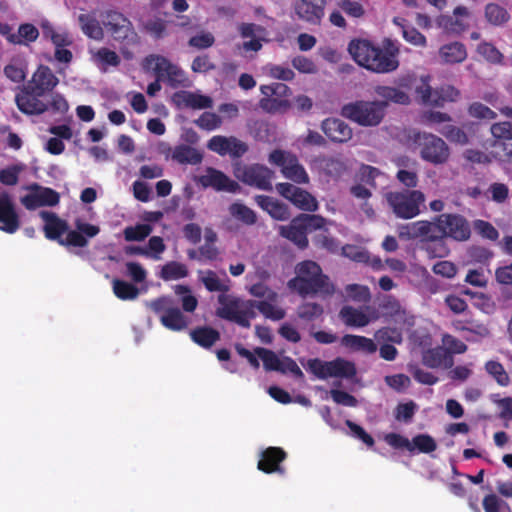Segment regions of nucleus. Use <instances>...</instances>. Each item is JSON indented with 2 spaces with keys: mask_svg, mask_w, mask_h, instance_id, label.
<instances>
[{
  "mask_svg": "<svg viewBox=\"0 0 512 512\" xmlns=\"http://www.w3.org/2000/svg\"><path fill=\"white\" fill-rule=\"evenodd\" d=\"M40 217L44 221L43 231L45 237L57 241L61 246L83 248L88 245V238L97 236L100 227L84 222L78 218L75 220V230H70L66 220L61 219L54 212L41 211Z\"/></svg>",
  "mask_w": 512,
  "mask_h": 512,
  "instance_id": "nucleus-1",
  "label": "nucleus"
},
{
  "mask_svg": "<svg viewBox=\"0 0 512 512\" xmlns=\"http://www.w3.org/2000/svg\"><path fill=\"white\" fill-rule=\"evenodd\" d=\"M399 237L404 240H419L421 248L430 258H444L450 249L443 240L439 215L433 221L418 220L399 227Z\"/></svg>",
  "mask_w": 512,
  "mask_h": 512,
  "instance_id": "nucleus-2",
  "label": "nucleus"
},
{
  "mask_svg": "<svg viewBox=\"0 0 512 512\" xmlns=\"http://www.w3.org/2000/svg\"><path fill=\"white\" fill-rule=\"evenodd\" d=\"M348 51L360 66L375 73H390L399 67L396 47L382 49L368 40L355 39L349 43Z\"/></svg>",
  "mask_w": 512,
  "mask_h": 512,
  "instance_id": "nucleus-3",
  "label": "nucleus"
},
{
  "mask_svg": "<svg viewBox=\"0 0 512 512\" xmlns=\"http://www.w3.org/2000/svg\"><path fill=\"white\" fill-rule=\"evenodd\" d=\"M296 276L288 281V287L301 297L308 295L331 296L335 287L322 268L312 260H305L295 267Z\"/></svg>",
  "mask_w": 512,
  "mask_h": 512,
  "instance_id": "nucleus-4",
  "label": "nucleus"
},
{
  "mask_svg": "<svg viewBox=\"0 0 512 512\" xmlns=\"http://www.w3.org/2000/svg\"><path fill=\"white\" fill-rule=\"evenodd\" d=\"M385 109L386 102L358 100L343 105L340 113L360 126L372 127L381 123Z\"/></svg>",
  "mask_w": 512,
  "mask_h": 512,
  "instance_id": "nucleus-5",
  "label": "nucleus"
},
{
  "mask_svg": "<svg viewBox=\"0 0 512 512\" xmlns=\"http://www.w3.org/2000/svg\"><path fill=\"white\" fill-rule=\"evenodd\" d=\"M410 139L419 149L422 160L433 165L445 164L450 158V148L447 143L435 134L414 132Z\"/></svg>",
  "mask_w": 512,
  "mask_h": 512,
  "instance_id": "nucleus-6",
  "label": "nucleus"
},
{
  "mask_svg": "<svg viewBox=\"0 0 512 512\" xmlns=\"http://www.w3.org/2000/svg\"><path fill=\"white\" fill-rule=\"evenodd\" d=\"M218 302L221 305L216 310L218 317L234 322L244 328L250 327V320L256 316L255 311L252 310L251 300L244 301L221 294L218 296Z\"/></svg>",
  "mask_w": 512,
  "mask_h": 512,
  "instance_id": "nucleus-7",
  "label": "nucleus"
},
{
  "mask_svg": "<svg viewBox=\"0 0 512 512\" xmlns=\"http://www.w3.org/2000/svg\"><path fill=\"white\" fill-rule=\"evenodd\" d=\"M386 200L398 218L412 219L420 214L425 195L419 190L392 191L386 194Z\"/></svg>",
  "mask_w": 512,
  "mask_h": 512,
  "instance_id": "nucleus-8",
  "label": "nucleus"
},
{
  "mask_svg": "<svg viewBox=\"0 0 512 512\" xmlns=\"http://www.w3.org/2000/svg\"><path fill=\"white\" fill-rule=\"evenodd\" d=\"M152 311L159 315L160 323L171 331H182L188 327L189 319L170 296H161L150 303Z\"/></svg>",
  "mask_w": 512,
  "mask_h": 512,
  "instance_id": "nucleus-9",
  "label": "nucleus"
},
{
  "mask_svg": "<svg viewBox=\"0 0 512 512\" xmlns=\"http://www.w3.org/2000/svg\"><path fill=\"white\" fill-rule=\"evenodd\" d=\"M271 165L280 168L282 175L296 184H308L309 175L298 157L290 151L274 149L268 156Z\"/></svg>",
  "mask_w": 512,
  "mask_h": 512,
  "instance_id": "nucleus-10",
  "label": "nucleus"
},
{
  "mask_svg": "<svg viewBox=\"0 0 512 512\" xmlns=\"http://www.w3.org/2000/svg\"><path fill=\"white\" fill-rule=\"evenodd\" d=\"M306 368L319 379L352 378L356 375L354 363L340 357L332 361H323L319 358L309 359Z\"/></svg>",
  "mask_w": 512,
  "mask_h": 512,
  "instance_id": "nucleus-11",
  "label": "nucleus"
},
{
  "mask_svg": "<svg viewBox=\"0 0 512 512\" xmlns=\"http://www.w3.org/2000/svg\"><path fill=\"white\" fill-rule=\"evenodd\" d=\"M103 25L114 40L134 44L138 42L132 22L121 12L107 10L102 14Z\"/></svg>",
  "mask_w": 512,
  "mask_h": 512,
  "instance_id": "nucleus-12",
  "label": "nucleus"
},
{
  "mask_svg": "<svg viewBox=\"0 0 512 512\" xmlns=\"http://www.w3.org/2000/svg\"><path fill=\"white\" fill-rule=\"evenodd\" d=\"M260 91L264 96L260 100V107L269 112H285L291 107L289 97L291 89L284 83L275 82L269 85H261Z\"/></svg>",
  "mask_w": 512,
  "mask_h": 512,
  "instance_id": "nucleus-13",
  "label": "nucleus"
},
{
  "mask_svg": "<svg viewBox=\"0 0 512 512\" xmlns=\"http://www.w3.org/2000/svg\"><path fill=\"white\" fill-rule=\"evenodd\" d=\"M441 220L443 240L450 238L457 242L467 241L471 236V227L468 220L458 213H443Z\"/></svg>",
  "mask_w": 512,
  "mask_h": 512,
  "instance_id": "nucleus-14",
  "label": "nucleus"
},
{
  "mask_svg": "<svg viewBox=\"0 0 512 512\" xmlns=\"http://www.w3.org/2000/svg\"><path fill=\"white\" fill-rule=\"evenodd\" d=\"M326 5L327 0H294L292 10L297 20L319 26L325 17Z\"/></svg>",
  "mask_w": 512,
  "mask_h": 512,
  "instance_id": "nucleus-15",
  "label": "nucleus"
},
{
  "mask_svg": "<svg viewBox=\"0 0 512 512\" xmlns=\"http://www.w3.org/2000/svg\"><path fill=\"white\" fill-rule=\"evenodd\" d=\"M277 192L300 210L314 212L318 209L316 198L308 191L291 183L276 184Z\"/></svg>",
  "mask_w": 512,
  "mask_h": 512,
  "instance_id": "nucleus-16",
  "label": "nucleus"
},
{
  "mask_svg": "<svg viewBox=\"0 0 512 512\" xmlns=\"http://www.w3.org/2000/svg\"><path fill=\"white\" fill-rule=\"evenodd\" d=\"M42 96L29 85L23 84L15 95V102L23 114L41 115L49 109L48 104L40 99Z\"/></svg>",
  "mask_w": 512,
  "mask_h": 512,
  "instance_id": "nucleus-17",
  "label": "nucleus"
},
{
  "mask_svg": "<svg viewBox=\"0 0 512 512\" xmlns=\"http://www.w3.org/2000/svg\"><path fill=\"white\" fill-rule=\"evenodd\" d=\"M237 177L246 185L256 187L264 191H272V179L274 171L262 164L245 166Z\"/></svg>",
  "mask_w": 512,
  "mask_h": 512,
  "instance_id": "nucleus-18",
  "label": "nucleus"
},
{
  "mask_svg": "<svg viewBox=\"0 0 512 512\" xmlns=\"http://www.w3.org/2000/svg\"><path fill=\"white\" fill-rule=\"evenodd\" d=\"M196 183L203 188H213L216 191L234 193L239 189V185L236 181L230 179L225 173L213 167H207L205 174L196 178Z\"/></svg>",
  "mask_w": 512,
  "mask_h": 512,
  "instance_id": "nucleus-19",
  "label": "nucleus"
},
{
  "mask_svg": "<svg viewBox=\"0 0 512 512\" xmlns=\"http://www.w3.org/2000/svg\"><path fill=\"white\" fill-rule=\"evenodd\" d=\"M145 61L147 63L155 61V74L163 81L166 80L171 87L175 88L184 81V72L164 56L150 55L146 57Z\"/></svg>",
  "mask_w": 512,
  "mask_h": 512,
  "instance_id": "nucleus-20",
  "label": "nucleus"
},
{
  "mask_svg": "<svg viewBox=\"0 0 512 512\" xmlns=\"http://www.w3.org/2000/svg\"><path fill=\"white\" fill-rule=\"evenodd\" d=\"M20 216L9 193L0 194V230L14 234L20 228Z\"/></svg>",
  "mask_w": 512,
  "mask_h": 512,
  "instance_id": "nucleus-21",
  "label": "nucleus"
},
{
  "mask_svg": "<svg viewBox=\"0 0 512 512\" xmlns=\"http://www.w3.org/2000/svg\"><path fill=\"white\" fill-rule=\"evenodd\" d=\"M257 468L266 473H280L284 474V469L281 463L287 458V453L280 447H268L261 452Z\"/></svg>",
  "mask_w": 512,
  "mask_h": 512,
  "instance_id": "nucleus-22",
  "label": "nucleus"
},
{
  "mask_svg": "<svg viewBox=\"0 0 512 512\" xmlns=\"http://www.w3.org/2000/svg\"><path fill=\"white\" fill-rule=\"evenodd\" d=\"M321 130L334 143H346L353 136L352 128L338 118H327L321 123Z\"/></svg>",
  "mask_w": 512,
  "mask_h": 512,
  "instance_id": "nucleus-23",
  "label": "nucleus"
},
{
  "mask_svg": "<svg viewBox=\"0 0 512 512\" xmlns=\"http://www.w3.org/2000/svg\"><path fill=\"white\" fill-rule=\"evenodd\" d=\"M59 83V79L46 65H39L31 79L26 83L39 94L51 92Z\"/></svg>",
  "mask_w": 512,
  "mask_h": 512,
  "instance_id": "nucleus-24",
  "label": "nucleus"
},
{
  "mask_svg": "<svg viewBox=\"0 0 512 512\" xmlns=\"http://www.w3.org/2000/svg\"><path fill=\"white\" fill-rule=\"evenodd\" d=\"M173 101L178 106H185L192 109L211 108L213 101L209 96L201 95L190 91H178L173 95Z\"/></svg>",
  "mask_w": 512,
  "mask_h": 512,
  "instance_id": "nucleus-25",
  "label": "nucleus"
},
{
  "mask_svg": "<svg viewBox=\"0 0 512 512\" xmlns=\"http://www.w3.org/2000/svg\"><path fill=\"white\" fill-rule=\"evenodd\" d=\"M279 233L282 237L294 243L298 248L305 249L308 247L309 241L307 233L300 222L295 217L289 225L280 226Z\"/></svg>",
  "mask_w": 512,
  "mask_h": 512,
  "instance_id": "nucleus-26",
  "label": "nucleus"
},
{
  "mask_svg": "<svg viewBox=\"0 0 512 512\" xmlns=\"http://www.w3.org/2000/svg\"><path fill=\"white\" fill-rule=\"evenodd\" d=\"M318 169L333 178L340 177L346 170L345 163L338 157L320 155L314 159Z\"/></svg>",
  "mask_w": 512,
  "mask_h": 512,
  "instance_id": "nucleus-27",
  "label": "nucleus"
},
{
  "mask_svg": "<svg viewBox=\"0 0 512 512\" xmlns=\"http://www.w3.org/2000/svg\"><path fill=\"white\" fill-rule=\"evenodd\" d=\"M439 55L447 64L462 63L467 58L466 46L458 41L451 42L440 47Z\"/></svg>",
  "mask_w": 512,
  "mask_h": 512,
  "instance_id": "nucleus-28",
  "label": "nucleus"
},
{
  "mask_svg": "<svg viewBox=\"0 0 512 512\" xmlns=\"http://www.w3.org/2000/svg\"><path fill=\"white\" fill-rule=\"evenodd\" d=\"M81 31L90 39L100 41L104 38V30L94 14L84 13L78 16Z\"/></svg>",
  "mask_w": 512,
  "mask_h": 512,
  "instance_id": "nucleus-29",
  "label": "nucleus"
},
{
  "mask_svg": "<svg viewBox=\"0 0 512 512\" xmlns=\"http://www.w3.org/2000/svg\"><path fill=\"white\" fill-rule=\"evenodd\" d=\"M375 94L382 98V102H392L395 104L408 105L410 103V97L406 91H403L397 87L378 85L374 88Z\"/></svg>",
  "mask_w": 512,
  "mask_h": 512,
  "instance_id": "nucleus-30",
  "label": "nucleus"
},
{
  "mask_svg": "<svg viewBox=\"0 0 512 512\" xmlns=\"http://www.w3.org/2000/svg\"><path fill=\"white\" fill-rule=\"evenodd\" d=\"M190 337L193 342L205 349H210L220 339V333L209 326L196 327L191 330Z\"/></svg>",
  "mask_w": 512,
  "mask_h": 512,
  "instance_id": "nucleus-31",
  "label": "nucleus"
},
{
  "mask_svg": "<svg viewBox=\"0 0 512 512\" xmlns=\"http://www.w3.org/2000/svg\"><path fill=\"white\" fill-rule=\"evenodd\" d=\"M341 344L354 351H363L372 354L377 351L375 342L365 336L346 334L341 338Z\"/></svg>",
  "mask_w": 512,
  "mask_h": 512,
  "instance_id": "nucleus-32",
  "label": "nucleus"
},
{
  "mask_svg": "<svg viewBox=\"0 0 512 512\" xmlns=\"http://www.w3.org/2000/svg\"><path fill=\"white\" fill-rule=\"evenodd\" d=\"M172 158L180 164L197 165L202 162L203 155L196 148L182 144L175 147Z\"/></svg>",
  "mask_w": 512,
  "mask_h": 512,
  "instance_id": "nucleus-33",
  "label": "nucleus"
},
{
  "mask_svg": "<svg viewBox=\"0 0 512 512\" xmlns=\"http://www.w3.org/2000/svg\"><path fill=\"white\" fill-rule=\"evenodd\" d=\"M451 362L452 357L449 356V352L441 346L428 349L422 356V363L429 368H439Z\"/></svg>",
  "mask_w": 512,
  "mask_h": 512,
  "instance_id": "nucleus-34",
  "label": "nucleus"
},
{
  "mask_svg": "<svg viewBox=\"0 0 512 512\" xmlns=\"http://www.w3.org/2000/svg\"><path fill=\"white\" fill-rule=\"evenodd\" d=\"M339 317L350 327H364L369 324L370 318L363 311L352 306H344L339 312Z\"/></svg>",
  "mask_w": 512,
  "mask_h": 512,
  "instance_id": "nucleus-35",
  "label": "nucleus"
},
{
  "mask_svg": "<svg viewBox=\"0 0 512 512\" xmlns=\"http://www.w3.org/2000/svg\"><path fill=\"white\" fill-rule=\"evenodd\" d=\"M430 76H423L420 78L419 84L415 85V92L417 97L423 104L441 107V101L437 96V91L433 90L429 84Z\"/></svg>",
  "mask_w": 512,
  "mask_h": 512,
  "instance_id": "nucleus-36",
  "label": "nucleus"
},
{
  "mask_svg": "<svg viewBox=\"0 0 512 512\" xmlns=\"http://www.w3.org/2000/svg\"><path fill=\"white\" fill-rule=\"evenodd\" d=\"M10 43L14 45H29L39 37V30L31 23H23L18 27L15 36H11Z\"/></svg>",
  "mask_w": 512,
  "mask_h": 512,
  "instance_id": "nucleus-37",
  "label": "nucleus"
},
{
  "mask_svg": "<svg viewBox=\"0 0 512 512\" xmlns=\"http://www.w3.org/2000/svg\"><path fill=\"white\" fill-rule=\"evenodd\" d=\"M485 18L493 26H502L510 20L508 11L497 3L485 6Z\"/></svg>",
  "mask_w": 512,
  "mask_h": 512,
  "instance_id": "nucleus-38",
  "label": "nucleus"
},
{
  "mask_svg": "<svg viewBox=\"0 0 512 512\" xmlns=\"http://www.w3.org/2000/svg\"><path fill=\"white\" fill-rule=\"evenodd\" d=\"M404 19L394 18V23L402 29V36L406 42L417 47H425L427 45L426 37L411 25H405Z\"/></svg>",
  "mask_w": 512,
  "mask_h": 512,
  "instance_id": "nucleus-39",
  "label": "nucleus"
},
{
  "mask_svg": "<svg viewBox=\"0 0 512 512\" xmlns=\"http://www.w3.org/2000/svg\"><path fill=\"white\" fill-rule=\"evenodd\" d=\"M159 276L164 281L178 280L188 276V269L183 263L170 261L162 266Z\"/></svg>",
  "mask_w": 512,
  "mask_h": 512,
  "instance_id": "nucleus-40",
  "label": "nucleus"
},
{
  "mask_svg": "<svg viewBox=\"0 0 512 512\" xmlns=\"http://www.w3.org/2000/svg\"><path fill=\"white\" fill-rule=\"evenodd\" d=\"M113 293L120 300H134L139 295V289L132 283L121 279L112 282Z\"/></svg>",
  "mask_w": 512,
  "mask_h": 512,
  "instance_id": "nucleus-41",
  "label": "nucleus"
},
{
  "mask_svg": "<svg viewBox=\"0 0 512 512\" xmlns=\"http://www.w3.org/2000/svg\"><path fill=\"white\" fill-rule=\"evenodd\" d=\"M229 213L235 219L241 221L243 224L248 226L254 225L257 222L256 213L251 208L242 203H232L229 206Z\"/></svg>",
  "mask_w": 512,
  "mask_h": 512,
  "instance_id": "nucleus-42",
  "label": "nucleus"
},
{
  "mask_svg": "<svg viewBox=\"0 0 512 512\" xmlns=\"http://www.w3.org/2000/svg\"><path fill=\"white\" fill-rule=\"evenodd\" d=\"M173 289L176 295L181 296L180 302L183 311L188 313L194 312L198 306V300L192 294L190 287L183 284H177Z\"/></svg>",
  "mask_w": 512,
  "mask_h": 512,
  "instance_id": "nucleus-43",
  "label": "nucleus"
},
{
  "mask_svg": "<svg viewBox=\"0 0 512 512\" xmlns=\"http://www.w3.org/2000/svg\"><path fill=\"white\" fill-rule=\"evenodd\" d=\"M30 190L37 191L41 207L43 206H56L60 201V195L57 191L49 187H42L37 183L29 187Z\"/></svg>",
  "mask_w": 512,
  "mask_h": 512,
  "instance_id": "nucleus-44",
  "label": "nucleus"
},
{
  "mask_svg": "<svg viewBox=\"0 0 512 512\" xmlns=\"http://www.w3.org/2000/svg\"><path fill=\"white\" fill-rule=\"evenodd\" d=\"M486 372L496 381V383L502 387H506L510 383V377L506 372L504 366L494 360H490L485 363Z\"/></svg>",
  "mask_w": 512,
  "mask_h": 512,
  "instance_id": "nucleus-45",
  "label": "nucleus"
},
{
  "mask_svg": "<svg viewBox=\"0 0 512 512\" xmlns=\"http://www.w3.org/2000/svg\"><path fill=\"white\" fill-rule=\"evenodd\" d=\"M255 354L263 361V366L266 371L278 372L279 370H282V359H279V357L272 350L263 347H257L255 348Z\"/></svg>",
  "mask_w": 512,
  "mask_h": 512,
  "instance_id": "nucleus-46",
  "label": "nucleus"
},
{
  "mask_svg": "<svg viewBox=\"0 0 512 512\" xmlns=\"http://www.w3.org/2000/svg\"><path fill=\"white\" fill-rule=\"evenodd\" d=\"M252 310L257 309L266 318L272 320H281L285 317V311L281 308L275 307L268 301H253L251 300Z\"/></svg>",
  "mask_w": 512,
  "mask_h": 512,
  "instance_id": "nucleus-47",
  "label": "nucleus"
},
{
  "mask_svg": "<svg viewBox=\"0 0 512 512\" xmlns=\"http://www.w3.org/2000/svg\"><path fill=\"white\" fill-rule=\"evenodd\" d=\"M482 506L485 512H512L511 506L494 493L484 496Z\"/></svg>",
  "mask_w": 512,
  "mask_h": 512,
  "instance_id": "nucleus-48",
  "label": "nucleus"
},
{
  "mask_svg": "<svg viewBox=\"0 0 512 512\" xmlns=\"http://www.w3.org/2000/svg\"><path fill=\"white\" fill-rule=\"evenodd\" d=\"M296 218L307 234L324 228L327 222L324 217L316 214H300Z\"/></svg>",
  "mask_w": 512,
  "mask_h": 512,
  "instance_id": "nucleus-49",
  "label": "nucleus"
},
{
  "mask_svg": "<svg viewBox=\"0 0 512 512\" xmlns=\"http://www.w3.org/2000/svg\"><path fill=\"white\" fill-rule=\"evenodd\" d=\"M144 30L154 39H162L167 35V21L159 17L148 19Z\"/></svg>",
  "mask_w": 512,
  "mask_h": 512,
  "instance_id": "nucleus-50",
  "label": "nucleus"
},
{
  "mask_svg": "<svg viewBox=\"0 0 512 512\" xmlns=\"http://www.w3.org/2000/svg\"><path fill=\"white\" fill-rule=\"evenodd\" d=\"M439 132L450 142L459 145H466L469 142V138L465 131L455 125H445Z\"/></svg>",
  "mask_w": 512,
  "mask_h": 512,
  "instance_id": "nucleus-51",
  "label": "nucleus"
},
{
  "mask_svg": "<svg viewBox=\"0 0 512 512\" xmlns=\"http://www.w3.org/2000/svg\"><path fill=\"white\" fill-rule=\"evenodd\" d=\"M477 51L488 62L493 64H503L504 56L495 45L489 42H482L478 45Z\"/></svg>",
  "mask_w": 512,
  "mask_h": 512,
  "instance_id": "nucleus-52",
  "label": "nucleus"
},
{
  "mask_svg": "<svg viewBox=\"0 0 512 512\" xmlns=\"http://www.w3.org/2000/svg\"><path fill=\"white\" fill-rule=\"evenodd\" d=\"M323 312V307L320 304L306 302L298 307L297 314L302 320L313 321L321 317Z\"/></svg>",
  "mask_w": 512,
  "mask_h": 512,
  "instance_id": "nucleus-53",
  "label": "nucleus"
},
{
  "mask_svg": "<svg viewBox=\"0 0 512 512\" xmlns=\"http://www.w3.org/2000/svg\"><path fill=\"white\" fill-rule=\"evenodd\" d=\"M374 337L379 343L400 344L403 340L401 331H399L397 328L391 327H382L378 329L375 332Z\"/></svg>",
  "mask_w": 512,
  "mask_h": 512,
  "instance_id": "nucleus-54",
  "label": "nucleus"
},
{
  "mask_svg": "<svg viewBox=\"0 0 512 512\" xmlns=\"http://www.w3.org/2000/svg\"><path fill=\"white\" fill-rule=\"evenodd\" d=\"M264 69L266 74L273 79L292 81L295 77L294 71L289 67L276 64H267Z\"/></svg>",
  "mask_w": 512,
  "mask_h": 512,
  "instance_id": "nucleus-55",
  "label": "nucleus"
},
{
  "mask_svg": "<svg viewBox=\"0 0 512 512\" xmlns=\"http://www.w3.org/2000/svg\"><path fill=\"white\" fill-rule=\"evenodd\" d=\"M215 43L214 35L209 31L202 30L188 40V45L198 50L208 49Z\"/></svg>",
  "mask_w": 512,
  "mask_h": 512,
  "instance_id": "nucleus-56",
  "label": "nucleus"
},
{
  "mask_svg": "<svg viewBox=\"0 0 512 512\" xmlns=\"http://www.w3.org/2000/svg\"><path fill=\"white\" fill-rule=\"evenodd\" d=\"M94 58L98 63L104 66V69H106V66L116 67L121 62L119 55L115 51L106 47L99 48L95 53Z\"/></svg>",
  "mask_w": 512,
  "mask_h": 512,
  "instance_id": "nucleus-57",
  "label": "nucleus"
},
{
  "mask_svg": "<svg viewBox=\"0 0 512 512\" xmlns=\"http://www.w3.org/2000/svg\"><path fill=\"white\" fill-rule=\"evenodd\" d=\"M414 451L417 449L421 453H432L436 450L437 444L434 438L428 434H418L412 439Z\"/></svg>",
  "mask_w": 512,
  "mask_h": 512,
  "instance_id": "nucleus-58",
  "label": "nucleus"
},
{
  "mask_svg": "<svg viewBox=\"0 0 512 512\" xmlns=\"http://www.w3.org/2000/svg\"><path fill=\"white\" fill-rule=\"evenodd\" d=\"M201 282L209 292H222L229 291V286L222 283L214 271H207L205 276L201 277Z\"/></svg>",
  "mask_w": 512,
  "mask_h": 512,
  "instance_id": "nucleus-59",
  "label": "nucleus"
},
{
  "mask_svg": "<svg viewBox=\"0 0 512 512\" xmlns=\"http://www.w3.org/2000/svg\"><path fill=\"white\" fill-rule=\"evenodd\" d=\"M195 124L207 131H212L222 125V119L219 115L212 112H204L196 121Z\"/></svg>",
  "mask_w": 512,
  "mask_h": 512,
  "instance_id": "nucleus-60",
  "label": "nucleus"
},
{
  "mask_svg": "<svg viewBox=\"0 0 512 512\" xmlns=\"http://www.w3.org/2000/svg\"><path fill=\"white\" fill-rule=\"evenodd\" d=\"M152 227L148 224H138L135 227H127L124 237L127 241H142L150 235Z\"/></svg>",
  "mask_w": 512,
  "mask_h": 512,
  "instance_id": "nucleus-61",
  "label": "nucleus"
},
{
  "mask_svg": "<svg viewBox=\"0 0 512 512\" xmlns=\"http://www.w3.org/2000/svg\"><path fill=\"white\" fill-rule=\"evenodd\" d=\"M44 35L50 38L55 48L68 47L73 44V38L68 32H58L50 27L44 30Z\"/></svg>",
  "mask_w": 512,
  "mask_h": 512,
  "instance_id": "nucleus-62",
  "label": "nucleus"
},
{
  "mask_svg": "<svg viewBox=\"0 0 512 512\" xmlns=\"http://www.w3.org/2000/svg\"><path fill=\"white\" fill-rule=\"evenodd\" d=\"M385 442L394 449H406L409 452H414V446L408 438L398 433H388L384 436Z\"/></svg>",
  "mask_w": 512,
  "mask_h": 512,
  "instance_id": "nucleus-63",
  "label": "nucleus"
},
{
  "mask_svg": "<svg viewBox=\"0 0 512 512\" xmlns=\"http://www.w3.org/2000/svg\"><path fill=\"white\" fill-rule=\"evenodd\" d=\"M491 134L495 140H512V122L494 123L491 126Z\"/></svg>",
  "mask_w": 512,
  "mask_h": 512,
  "instance_id": "nucleus-64",
  "label": "nucleus"
}]
</instances>
